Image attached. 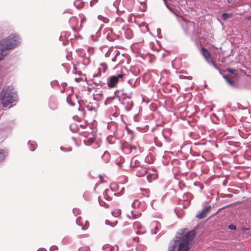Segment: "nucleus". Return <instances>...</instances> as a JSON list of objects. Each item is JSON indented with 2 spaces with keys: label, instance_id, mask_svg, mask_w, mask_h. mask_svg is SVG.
<instances>
[{
  "label": "nucleus",
  "instance_id": "1",
  "mask_svg": "<svg viewBox=\"0 0 251 251\" xmlns=\"http://www.w3.org/2000/svg\"><path fill=\"white\" fill-rule=\"evenodd\" d=\"M18 97L17 91L12 86L3 87L0 93V99L2 106L10 108L16 104Z\"/></svg>",
  "mask_w": 251,
  "mask_h": 251
},
{
  "label": "nucleus",
  "instance_id": "2",
  "mask_svg": "<svg viewBox=\"0 0 251 251\" xmlns=\"http://www.w3.org/2000/svg\"><path fill=\"white\" fill-rule=\"evenodd\" d=\"M196 236L194 230H191L177 238V251H189Z\"/></svg>",
  "mask_w": 251,
  "mask_h": 251
},
{
  "label": "nucleus",
  "instance_id": "3",
  "mask_svg": "<svg viewBox=\"0 0 251 251\" xmlns=\"http://www.w3.org/2000/svg\"><path fill=\"white\" fill-rule=\"evenodd\" d=\"M18 36L11 34L7 37L0 41V51L2 52L6 50L15 48L20 43Z\"/></svg>",
  "mask_w": 251,
  "mask_h": 251
},
{
  "label": "nucleus",
  "instance_id": "4",
  "mask_svg": "<svg viewBox=\"0 0 251 251\" xmlns=\"http://www.w3.org/2000/svg\"><path fill=\"white\" fill-rule=\"evenodd\" d=\"M123 78V75L120 74L117 75H112L107 78V85L110 88H114L118 84L119 79Z\"/></svg>",
  "mask_w": 251,
  "mask_h": 251
},
{
  "label": "nucleus",
  "instance_id": "5",
  "mask_svg": "<svg viewBox=\"0 0 251 251\" xmlns=\"http://www.w3.org/2000/svg\"><path fill=\"white\" fill-rule=\"evenodd\" d=\"M121 104L127 111H130L133 106V102L131 99H125L121 102Z\"/></svg>",
  "mask_w": 251,
  "mask_h": 251
},
{
  "label": "nucleus",
  "instance_id": "6",
  "mask_svg": "<svg viewBox=\"0 0 251 251\" xmlns=\"http://www.w3.org/2000/svg\"><path fill=\"white\" fill-rule=\"evenodd\" d=\"M179 18L183 21H184L185 22H186V25H187V26L188 28V30H189V31H192L193 32V34H194V37L196 39H197L198 37H197V33H195V23L193 22H191V21H188V22H186L184 19L181 17V16H179Z\"/></svg>",
  "mask_w": 251,
  "mask_h": 251
},
{
  "label": "nucleus",
  "instance_id": "7",
  "mask_svg": "<svg viewBox=\"0 0 251 251\" xmlns=\"http://www.w3.org/2000/svg\"><path fill=\"white\" fill-rule=\"evenodd\" d=\"M131 206L133 208H141L144 210L146 208V205L145 201H140L138 200H135L132 203Z\"/></svg>",
  "mask_w": 251,
  "mask_h": 251
},
{
  "label": "nucleus",
  "instance_id": "8",
  "mask_svg": "<svg viewBox=\"0 0 251 251\" xmlns=\"http://www.w3.org/2000/svg\"><path fill=\"white\" fill-rule=\"evenodd\" d=\"M49 106L51 110H54L57 109L58 107V102L55 98L53 97H50Z\"/></svg>",
  "mask_w": 251,
  "mask_h": 251
},
{
  "label": "nucleus",
  "instance_id": "9",
  "mask_svg": "<svg viewBox=\"0 0 251 251\" xmlns=\"http://www.w3.org/2000/svg\"><path fill=\"white\" fill-rule=\"evenodd\" d=\"M164 2L166 6L172 13H173L176 16H178L180 14V11L176 9L175 7L169 4L166 0Z\"/></svg>",
  "mask_w": 251,
  "mask_h": 251
},
{
  "label": "nucleus",
  "instance_id": "10",
  "mask_svg": "<svg viewBox=\"0 0 251 251\" xmlns=\"http://www.w3.org/2000/svg\"><path fill=\"white\" fill-rule=\"evenodd\" d=\"M133 227L135 230V232L137 234H140L143 233V231L142 230L143 227L139 222H136L134 223L133 224Z\"/></svg>",
  "mask_w": 251,
  "mask_h": 251
},
{
  "label": "nucleus",
  "instance_id": "11",
  "mask_svg": "<svg viewBox=\"0 0 251 251\" xmlns=\"http://www.w3.org/2000/svg\"><path fill=\"white\" fill-rule=\"evenodd\" d=\"M121 29L124 32L125 37L126 39H130L132 38V31L130 29L125 26H123Z\"/></svg>",
  "mask_w": 251,
  "mask_h": 251
},
{
  "label": "nucleus",
  "instance_id": "12",
  "mask_svg": "<svg viewBox=\"0 0 251 251\" xmlns=\"http://www.w3.org/2000/svg\"><path fill=\"white\" fill-rule=\"evenodd\" d=\"M201 54L204 56V57L205 58L206 61L208 62H210V54L209 52L208 51V50L207 49H205L204 48H202L201 50Z\"/></svg>",
  "mask_w": 251,
  "mask_h": 251
},
{
  "label": "nucleus",
  "instance_id": "13",
  "mask_svg": "<svg viewBox=\"0 0 251 251\" xmlns=\"http://www.w3.org/2000/svg\"><path fill=\"white\" fill-rule=\"evenodd\" d=\"M7 155L8 151L7 150H0V162L3 161Z\"/></svg>",
  "mask_w": 251,
  "mask_h": 251
},
{
  "label": "nucleus",
  "instance_id": "14",
  "mask_svg": "<svg viewBox=\"0 0 251 251\" xmlns=\"http://www.w3.org/2000/svg\"><path fill=\"white\" fill-rule=\"evenodd\" d=\"M177 245V240H175L171 242L168 247V251H174Z\"/></svg>",
  "mask_w": 251,
  "mask_h": 251
},
{
  "label": "nucleus",
  "instance_id": "15",
  "mask_svg": "<svg viewBox=\"0 0 251 251\" xmlns=\"http://www.w3.org/2000/svg\"><path fill=\"white\" fill-rule=\"evenodd\" d=\"M141 215V213L140 212H135L133 211L131 212V215H127V216L130 219H135L138 217H139Z\"/></svg>",
  "mask_w": 251,
  "mask_h": 251
},
{
  "label": "nucleus",
  "instance_id": "16",
  "mask_svg": "<svg viewBox=\"0 0 251 251\" xmlns=\"http://www.w3.org/2000/svg\"><path fill=\"white\" fill-rule=\"evenodd\" d=\"M29 149L31 151H34L37 147V143L35 141H29L28 142Z\"/></svg>",
  "mask_w": 251,
  "mask_h": 251
},
{
  "label": "nucleus",
  "instance_id": "17",
  "mask_svg": "<svg viewBox=\"0 0 251 251\" xmlns=\"http://www.w3.org/2000/svg\"><path fill=\"white\" fill-rule=\"evenodd\" d=\"M74 4L76 7L80 8L83 7L84 3L82 0H76L74 1Z\"/></svg>",
  "mask_w": 251,
  "mask_h": 251
},
{
  "label": "nucleus",
  "instance_id": "18",
  "mask_svg": "<svg viewBox=\"0 0 251 251\" xmlns=\"http://www.w3.org/2000/svg\"><path fill=\"white\" fill-rule=\"evenodd\" d=\"M132 95V93L130 92L129 93H127L124 92L123 90V93L122 94V97L121 99H122L123 100H124L125 99H131V96Z\"/></svg>",
  "mask_w": 251,
  "mask_h": 251
},
{
  "label": "nucleus",
  "instance_id": "19",
  "mask_svg": "<svg viewBox=\"0 0 251 251\" xmlns=\"http://www.w3.org/2000/svg\"><path fill=\"white\" fill-rule=\"evenodd\" d=\"M206 215V213L202 209L201 211H199V213L196 215V217L199 219L204 218Z\"/></svg>",
  "mask_w": 251,
  "mask_h": 251
},
{
  "label": "nucleus",
  "instance_id": "20",
  "mask_svg": "<svg viewBox=\"0 0 251 251\" xmlns=\"http://www.w3.org/2000/svg\"><path fill=\"white\" fill-rule=\"evenodd\" d=\"M72 97H73V95H72V94L68 95L67 97L66 100H67V103L70 105H71V106H75V104L73 101V100L72 99Z\"/></svg>",
  "mask_w": 251,
  "mask_h": 251
},
{
  "label": "nucleus",
  "instance_id": "21",
  "mask_svg": "<svg viewBox=\"0 0 251 251\" xmlns=\"http://www.w3.org/2000/svg\"><path fill=\"white\" fill-rule=\"evenodd\" d=\"M169 129H164L162 131V135L163 136V137L165 139V141L166 142H169L170 141V139L168 137V136L166 134L167 133H169Z\"/></svg>",
  "mask_w": 251,
  "mask_h": 251
},
{
  "label": "nucleus",
  "instance_id": "22",
  "mask_svg": "<svg viewBox=\"0 0 251 251\" xmlns=\"http://www.w3.org/2000/svg\"><path fill=\"white\" fill-rule=\"evenodd\" d=\"M112 215L115 217L119 218L121 214V210L119 209H115L112 212Z\"/></svg>",
  "mask_w": 251,
  "mask_h": 251
},
{
  "label": "nucleus",
  "instance_id": "23",
  "mask_svg": "<svg viewBox=\"0 0 251 251\" xmlns=\"http://www.w3.org/2000/svg\"><path fill=\"white\" fill-rule=\"evenodd\" d=\"M103 94L102 93H97L94 94L93 99L97 101H100L102 98Z\"/></svg>",
  "mask_w": 251,
  "mask_h": 251
},
{
  "label": "nucleus",
  "instance_id": "24",
  "mask_svg": "<svg viewBox=\"0 0 251 251\" xmlns=\"http://www.w3.org/2000/svg\"><path fill=\"white\" fill-rule=\"evenodd\" d=\"M232 16V14L230 13H224L222 15L221 18L224 21H226L228 18Z\"/></svg>",
  "mask_w": 251,
  "mask_h": 251
},
{
  "label": "nucleus",
  "instance_id": "25",
  "mask_svg": "<svg viewBox=\"0 0 251 251\" xmlns=\"http://www.w3.org/2000/svg\"><path fill=\"white\" fill-rule=\"evenodd\" d=\"M123 92V90H116L114 92L115 97L119 98L120 100H121V97H122Z\"/></svg>",
  "mask_w": 251,
  "mask_h": 251
},
{
  "label": "nucleus",
  "instance_id": "26",
  "mask_svg": "<svg viewBox=\"0 0 251 251\" xmlns=\"http://www.w3.org/2000/svg\"><path fill=\"white\" fill-rule=\"evenodd\" d=\"M211 65H212L214 68H215L216 69L219 71L220 74L222 75V71L221 69L217 66V65L215 64V62L213 61L212 60H210V62H208Z\"/></svg>",
  "mask_w": 251,
  "mask_h": 251
},
{
  "label": "nucleus",
  "instance_id": "27",
  "mask_svg": "<svg viewBox=\"0 0 251 251\" xmlns=\"http://www.w3.org/2000/svg\"><path fill=\"white\" fill-rule=\"evenodd\" d=\"M98 19L102 21L104 23H108L109 22V19L102 15H98Z\"/></svg>",
  "mask_w": 251,
  "mask_h": 251
},
{
  "label": "nucleus",
  "instance_id": "28",
  "mask_svg": "<svg viewBox=\"0 0 251 251\" xmlns=\"http://www.w3.org/2000/svg\"><path fill=\"white\" fill-rule=\"evenodd\" d=\"M137 251H145L146 250V247L143 245L139 244L136 247Z\"/></svg>",
  "mask_w": 251,
  "mask_h": 251
},
{
  "label": "nucleus",
  "instance_id": "29",
  "mask_svg": "<svg viewBox=\"0 0 251 251\" xmlns=\"http://www.w3.org/2000/svg\"><path fill=\"white\" fill-rule=\"evenodd\" d=\"M82 220V218L81 217H78L76 219V224L79 226H82V229L83 230H85V229L84 228V227L83 226V224L81 223V221Z\"/></svg>",
  "mask_w": 251,
  "mask_h": 251
},
{
  "label": "nucleus",
  "instance_id": "30",
  "mask_svg": "<svg viewBox=\"0 0 251 251\" xmlns=\"http://www.w3.org/2000/svg\"><path fill=\"white\" fill-rule=\"evenodd\" d=\"M86 107L87 109L90 112H92V111H94L95 112H96V108L91 104L87 105Z\"/></svg>",
  "mask_w": 251,
  "mask_h": 251
},
{
  "label": "nucleus",
  "instance_id": "31",
  "mask_svg": "<svg viewBox=\"0 0 251 251\" xmlns=\"http://www.w3.org/2000/svg\"><path fill=\"white\" fill-rule=\"evenodd\" d=\"M108 191H109L108 189H105L103 193V195L104 196L105 199H106L107 201H110L111 200V198L108 195Z\"/></svg>",
  "mask_w": 251,
  "mask_h": 251
},
{
  "label": "nucleus",
  "instance_id": "32",
  "mask_svg": "<svg viewBox=\"0 0 251 251\" xmlns=\"http://www.w3.org/2000/svg\"><path fill=\"white\" fill-rule=\"evenodd\" d=\"M124 158H122L121 157H119L118 158H117L116 160H115V163L118 165L119 166V167H122V166H121V163L123 161V160H124Z\"/></svg>",
  "mask_w": 251,
  "mask_h": 251
},
{
  "label": "nucleus",
  "instance_id": "33",
  "mask_svg": "<svg viewBox=\"0 0 251 251\" xmlns=\"http://www.w3.org/2000/svg\"><path fill=\"white\" fill-rule=\"evenodd\" d=\"M118 187V184L117 183L114 182L111 184L110 185V189L112 191L115 192L117 191L116 189Z\"/></svg>",
  "mask_w": 251,
  "mask_h": 251
},
{
  "label": "nucleus",
  "instance_id": "34",
  "mask_svg": "<svg viewBox=\"0 0 251 251\" xmlns=\"http://www.w3.org/2000/svg\"><path fill=\"white\" fill-rule=\"evenodd\" d=\"M222 75L223 77L225 79V80L226 81V82L230 85V86H234V82L231 80V79H229L227 78V77L224 74H222Z\"/></svg>",
  "mask_w": 251,
  "mask_h": 251
},
{
  "label": "nucleus",
  "instance_id": "35",
  "mask_svg": "<svg viewBox=\"0 0 251 251\" xmlns=\"http://www.w3.org/2000/svg\"><path fill=\"white\" fill-rule=\"evenodd\" d=\"M70 128L71 131H72L74 132H76L77 128V126L76 124H72L70 126Z\"/></svg>",
  "mask_w": 251,
  "mask_h": 251
},
{
  "label": "nucleus",
  "instance_id": "36",
  "mask_svg": "<svg viewBox=\"0 0 251 251\" xmlns=\"http://www.w3.org/2000/svg\"><path fill=\"white\" fill-rule=\"evenodd\" d=\"M105 223L106 225H109V226H111V227H114L116 226V225L117 224V221H116L114 223H112L109 220H106L105 221Z\"/></svg>",
  "mask_w": 251,
  "mask_h": 251
},
{
  "label": "nucleus",
  "instance_id": "37",
  "mask_svg": "<svg viewBox=\"0 0 251 251\" xmlns=\"http://www.w3.org/2000/svg\"><path fill=\"white\" fill-rule=\"evenodd\" d=\"M142 194L146 197H149V190L146 189H141Z\"/></svg>",
  "mask_w": 251,
  "mask_h": 251
},
{
  "label": "nucleus",
  "instance_id": "38",
  "mask_svg": "<svg viewBox=\"0 0 251 251\" xmlns=\"http://www.w3.org/2000/svg\"><path fill=\"white\" fill-rule=\"evenodd\" d=\"M154 143L157 147H161L162 146V142H160L157 138L154 139Z\"/></svg>",
  "mask_w": 251,
  "mask_h": 251
},
{
  "label": "nucleus",
  "instance_id": "39",
  "mask_svg": "<svg viewBox=\"0 0 251 251\" xmlns=\"http://www.w3.org/2000/svg\"><path fill=\"white\" fill-rule=\"evenodd\" d=\"M60 149L62 151H64V152H69V151H72V149L71 148H67L63 147L62 146L60 147Z\"/></svg>",
  "mask_w": 251,
  "mask_h": 251
},
{
  "label": "nucleus",
  "instance_id": "40",
  "mask_svg": "<svg viewBox=\"0 0 251 251\" xmlns=\"http://www.w3.org/2000/svg\"><path fill=\"white\" fill-rule=\"evenodd\" d=\"M80 210L77 208H74L73 210V212L75 216H77L80 213Z\"/></svg>",
  "mask_w": 251,
  "mask_h": 251
},
{
  "label": "nucleus",
  "instance_id": "41",
  "mask_svg": "<svg viewBox=\"0 0 251 251\" xmlns=\"http://www.w3.org/2000/svg\"><path fill=\"white\" fill-rule=\"evenodd\" d=\"M236 226L234 224H230L228 226V228L231 230H236Z\"/></svg>",
  "mask_w": 251,
  "mask_h": 251
},
{
  "label": "nucleus",
  "instance_id": "42",
  "mask_svg": "<svg viewBox=\"0 0 251 251\" xmlns=\"http://www.w3.org/2000/svg\"><path fill=\"white\" fill-rule=\"evenodd\" d=\"M114 98V97H108L104 101V104L105 105L108 104L109 103H110V100L111 99H113Z\"/></svg>",
  "mask_w": 251,
  "mask_h": 251
},
{
  "label": "nucleus",
  "instance_id": "43",
  "mask_svg": "<svg viewBox=\"0 0 251 251\" xmlns=\"http://www.w3.org/2000/svg\"><path fill=\"white\" fill-rule=\"evenodd\" d=\"M211 209V206L210 205L206 206L203 208L204 211L206 213V214L209 212Z\"/></svg>",
  "mask_w": 251,
  "mask_h": 251
},
{
  "label": "nucleus",
  "instance_id": "44",
  "mask_svg": "<svg viewBox=\"0 0 251 251\" xmlns=\"http://www.w3.org/2000/svg\"><path fill=\"white\" fill-rule=\"evenodd\" d=\"M59 85V83H58V82L57 81V80H54L53 81H52L51 82H50V85L52 87L56 86V85Z\"/></svg>",
  "mask_w": 251,
  "mask_h": 251
},
{
  "label": "nucleus",
  "instance_id": "45",
  "mask_svg": "<svg viewBox=\"0 0 251 251\" xmlns=\"http://www.w3.org/2000/svg\"><path fill=\"white\" fill-rule=\"evenodd\" d=\"M99 204H100V205H101V206H105V207H108V204L105 203L104 201H100L99 199Z\"/></svg>",
  "mask_w": 251,
  "mask_h": 251
},
{
  "label": "nucleus",
  "instance_id": "46",
  "mask_svg": "<svg viewBox=\"0 0 251 251\" xmlns=\"http://www.w3.org/2000/svg\"><path fill=\"white\" fill-rule=\"evenodd\" d=\"M99 2V0H92L90 1V5L91 7H93L95 4Z\"/></svg>",
  "mask_w": 251,
  "mask_h": 251
},
{
  "label": "nucleus",
  "instance_id": "47",
  "mask_svg": "<svg viewBox=\"0 0 251 251\" xmlns=\"http://www.w3.org/2000/svg\"><path fill=\"white\" fill-rule=\"evenodd\" d=\"M101 66L102 67V72L105 73L107 70V66L105 63H101Z\"/></svg>",
  "mask_w": 251,
  "mask_h": 251
},
{
  "label": "nucleus",
  "instance_id": "48",
  "mask_svg": "<svg viewBox=\"0 0 251 251\" xmlns=\"http://www.w3.org/2000/svg\"><path fill=\"white\" fill-rule=\"evenodd\" d=\"M73 72L75 75L78 74V75H80L82 74V73L80 71H79L78 72H77L76 71V67L75 66V65L74 66Z\"/></svg>",
  "mask_w": 251,
  "mask_h": 251
},
{
  "label": "nucleus",
  "instance_id": "49",
  "mask_svg": "<svg viewBox=\"0 0 251 251\" xmlns=\"http://www.w3.org/2000/svg\"><path fill=\"white\" fill-rule=\"evenodd\" d=\"M111 251H119V247L117 245H114L111 247Z\"/></svg>",
  "mask_w": 251,
  "mask_h": 251
},
{
  "label": "nucleus",
  "instance_id": "50",
  "mask_svg": "<svg viewBox=\"0 0 251 251\" xmlns=\"http://www.w3.org/2000/svg\"><path fill=\"white\" fill-rule=\"evenodd\" d=\"M89 248L85 247H80L78 249V251H88Z\"/></svg>",
  "mask_w": 251,
  "mask_h": 251
},
{
  "label": "nucleus",
  "instance_id": "51",
  "mask_svg": "<svg viewBox=\"0 0 251 251\" xmlns=\"http://www.w3.org/2000/svg\"><path fill=\"white\" fill-rule=\"evenodd\" d=\"M227 71L229 73L231 74H234L236 70L233 68H229L227 69Z\"/></svg>",
  "mask_w": 251,
  "mask_h": 251
},
{
  "label": "nucleus",
  "instance_id": "52",
  "mask_svg": "<svg viewBox=\"0 0 251 251\" xmlns=\"http://www.w3.org/2000/svg\"><path fill=\"white\" fill-rule=\"evenodd\" d=\"M116 20L118 23H122L125 22L124 19L122 18H116Z\"/></svg>",
  "mask_w": 251,
  "mask_h": 251
},
{
  "label": "nucleus",
  "instance_id": "53",
  "mask_svg": "<svg viewBox=\"0 0 251 251\" xmlns=\"http://www.w3.org/2000/svg\"><path fill=\"white\" fill-rule=\"evenodd\" d=\"M197 184H199V185H200V188L201 190V191L203 189V187H204L203 185L200 184L199 182H195L194 183L195 185H197Z\"/></svg>",
  "mask_w": 251,
  "mask_h": 251
},
{
  "label": "nucleus",
  "instance_id": "54",
  "mask_svg": "<svg viewBox=\"0 0 251 251\" xmlns=\"http://www.w3.org/2000/svg\"><path fill=\"white\" fill-rule=\"evenodd\" d=\"M111 31H112V30H111V29H110V28H108V29H106V32H108V33H107V35H106V38H107V39L108 40H110V39H109V35L110 32H111Z\"/></svg>",
  "mask_w": 251,
  "mask_h": 251
},
{
  "label": "nucleus",
  "instance_id": "55",
  "mask_svg": "<svg viewBox=\"0 0 251 251\" xmlns=\"http://www.w3.org/2000/svg\"><path fill=\"white\" fill-rule=\"evenodd\" d=\"M98 85H100L101 87H103L104 85H105V83L104 82H103L101 81H100L98 83H96Z\"/></svg>",
  "mask_w": 251,
  "mask_h": 251
},
{
  "label": "nucleus",
  "instance_id": "56",
  "mask_svg": "<svg viewBox=\"0 0 251 251\" xmlns=\"http://www.w3.org/2000/svg\"><path fill=\"white\" fill-rule=\"evenodd\" d=\"M139 2L141 3V5H143L144 8L145 7V0H137Z\"/></svg>",
  "mask_w": 251,
  "mask_h": 251
},
{
  "label": "nucleus",
  "instance_id": "57",
  "mask_svg": "<svg viewBox=\"0 0 251 251\" xmlns=\"http://www.w3.org/2000/svg\"><path fill=\"white\" fill-rule=\"evenodd\" d=\"M6 55V54H3L2 53H0V61L3 59L4 57Z\"/></svg>",
  "mask_w": 251,
  "mask_h": 251
},
{
  "label": "nucleus",
  "instance_id": "58",
  "mask_svg": "<svg viewBox=\"0 0 251 251\" xmlns=\"http://www.w3.org/2000/svg\"><path fill=\"white\" fill-rule=\"evenodd\" d=\"M117 55H118V53H116V54H115V55H114V54H113V57L112 58V59H111V60H112V61H113V62L116 61V57H117Z\"/></svg>",
  "mask_w": 251,
  "mask_h": 251
},
{
  "label": "nucleus",
  "instance_id": "59",
  "mask_svg": "<svg viewBox=\"0 0 251 251\" xmlns=\"http://www.w3.org/2000/svg\"><path fill=\"white\" fill-rule=\"evenodd\" d=\"M155 229H156L157 231L153 232V230H152V231H151V232H152L153 234H156V233H157V231H158V230H158V226H157V223L156 224V226H155Z\"/></svg>",
  "mask_w": 251,
  "mask_h": 251
},
{
  "label": "nucleus",
  "instance_id": "60",
  "mask_svg": "<svg viewBox=\"0 0 251 251\" xmlns=\"http://www.w3.org/2000/svg\"><path fill=\"white\" fill-rule=\"evenodd\" d=\"M151 176L150 175H148V176H147V177H147V179H148V181H149V182H151Z\"/></svg>",
  "mask_w": 251,
  "mask_h": 251
},
{
  "label": "nucleus",
  "instance_id": "61",
  "mask_svg": "<svg viewBox=\"0 0 251 251\" xmlns=\"http://www.w3.org/2000/svg\"><path fill=\"white\" fill-rule=\"evenodd\" d=\"M117 12L118 14L120 15L121 13H122L124 12V10H121L120 11L119 9H117Z\"/></svg>",
  "mask_w": 251,
  "mask_h": 251
},
{
  "label": "nucleus",
  "instance_id": "62",
  "mask_svg": "<svg viewBox=\"0 0 251 251\" xmlns=\"http://www.w3.org/2000/svg\"><path fill=\"white\" fill-rule=\"evenodd\" d=\"M101 74V73L100 72V71L98 73H97V74H95L94 75H93V77H98L99 76H100Z\"/></svg>",
  "mask_w": 251,
  "mask_h": 251
},
{
  "label": "nucleus",
  "instance_id": "63",
  "mask_svg": "<svg viewBox=\"0 0 251 251\" xmlns=\"http://www.w3.org/2000/svg\"><path fill=\"white\" fill-rule=\"evenodd\" d=\"M111 53H112V52H111V51H110V52H109V51H107V52L105 53V56H106V57H109V56H110V55L111 54Z\"/></svg>",
  "mask_w": 251,
  "mask_h": 251
},
{
  "label": "nucleus",
  "instance_id": "64",
  "mask_svg": "<svg viewBox=\"0 0 251 251\" xmlns=\"http://www.w3.org/2000/svg\"><path fill=\"white\" fill-rule=\"evenodd\" d=\"M57 248L55 246H51L50 249V251H53L54 249Z\"/></svg>",
  "mask_w": 251,
  "mask_h": 251
}]
</instances>
